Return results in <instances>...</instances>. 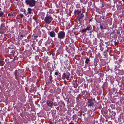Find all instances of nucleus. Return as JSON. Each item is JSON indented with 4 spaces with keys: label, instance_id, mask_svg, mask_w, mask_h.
I'll return each instance as SVG.
<instances>
[{
    "label": "nucleus",
    "instance_id": "nucleus-1",
    "mask_svg": "<svg viewBox=\"0 0 124 124\" xmlns=\"http://www.w3.org/2000/svg\"><path fill=\"white\" fill-rule=\"evenodd\" d=\"M25 2L27 5H29V6L33 7L35 6L36 1L35 0H26Z\"/></svg>",
    "mask_w": 124,
    "mask_h": 124
},
{
    "label": "nucleus",
    "instance_id": "nucleus-2",
    "mask_svg": "<svg viewBox=\"0 0 124 124\" xmlns=\"http://www.w3.org/2000/svg\"><path fill=\"white\" fill-rule=\"evenodd\" d=\"M53 20V18L50 16L47 15L44 19V21L46 24H49Z\"/></svg>",
    "mask_w": 124,
    "mask_h": 124
},
{
    "label": "nucleus",
    "instance_id": "nucleus-3",
    "mask_svg": "<svg viewBox=\"0 0 124 124\" xmlns=\"http://www.w3.org/2000/svg\"><path fill=\"white\" fill-rule=\"evenodd\" d=\"M65 36V33L64 31H60L57 34V38L60 39H63Z\"/></svg>",
    "mask_w": 124,
    "mask_h": 124
},
{
    "label": "nucleus",
    "instance_id": "nucleus-4",
    "mask_svg": "<svg viewBox=\"0 0 124 124\" xmlns=\"http://www.w3.org/2000/svg\"><path fill=\"white\" fill-rule=\"evenodd\" d=\"M48 33L50 36L51 38L54 37L55 36L56 34L54 31H49Z\"/></svg>",
    "mask_w": 124,
    "mask_h": 124
},
{
    "label": "nucleus",
    "instance_id": "nucleus-5",
    "mask_svg": "<svg viewBox=\"0 0 124 124\" xmlns=\"http://www.w3.org/2000/svg\"><path fill=\"white\" fill-rule=\"evenodd\" d=\"M70 75V73L67 72L66 73H64L63 74V76L64 78H66L67 80H68L69 79V76Z\"/></svg>",
    "mask_w": 124,
    "mask_h": 124
},
{
    "label": "nucleus",
    "instance_id": "nucleus-6",
    "mask_svg": "<svg viewBox=\"0 0 124 124\" xmlns=\"http://www.w3.org/2000/svg\"><path fill=\"white\" fill-rule=\"evenodd\" d=\"M8 16V17L10 18H14L15 16V14L14 12L9 13Z\"/></svg>",
    "mask_w": 124,
    "mask_h": 124
},
{
    "label": "nucleus",
    "instance_id": "nucleus-7",
    "mask_svg": "<svg viewBox=\"0 0 124 124\" xmlns=\"http://www.w3.org/2000/svg\"><path fill=\"white\" fill-rule=\"evenodd\" d=\"M46 104L47 105L51 108H52L53 106V102L51 101H47Z\"/></svg>",
    "mask_w": 124,
    "mask_h": 124
},
{
    "label": "nucleus",
    "instance_id": "nucleus-8",
    "mask_svg": "<svg viewBox=\"0 0 124 124\" xmlns=\"http://www.w3.org/2000/svg\"><path fill=\"white\" fill-rule=\"evenodd\" d=\"M88 102L89 103L88 106H93V103L92 102V99H90L88 100Z\"/></svg>",
    "mask_w": 124,
    "mask_h": 124
},
{
    "label": "nucleus",
    "instance_id": "nucleus-9",
    "mask_svg": "<svg viewBox=\"0 0 124 124\" xmlns=\"http://www.w3.org/2000/svg\"><path fill=\"white\" fill-rule=\"evenodd\" d=\"M81 10H78L77 9H75L74 11V13L76 14L78 16H79V14L81 13Z\"/></svg>",
    "mask_w": 124,
    "mask_h": 124
},
{
    "label": "nucleus",
    "instance_id": "nucleus-10",
    "mask_svg": "<svg viewBox=\"0 0 124 124\" xmlns=\"http://www.w3.org/2000/svg\"><path fill=\"white\" fill-rule=\"evenodd\" d=\"M84 16L83 14L81 13L80 15L78 16V20L79 21L80 19H81L82 18H83Z\"/></svg>",
    "mask_w": 124,
    "mask_h": 124
},
{
    "label": "nucleus",
    "instance_id": "nucleus-11",
    "mask_svg": "<svg viewBox=\"0 0 124 124\" xmlns=\"http://www.w3.org/2000/svg\"><path fill=\"white\" fill-rule=\"evenodd\" d=\"M90 61V60L88 58H87L85 59V63L86 65H88L89 64V62Z\"/></svg>",
    "mask_w": 124,
    "mask_h": 124
},
{
    "label": "nucleus",
    "instance_id": "nucleus-12",
    "mask_svg": "<svg viewBox=\"0 0 124 124\" xmlns=\"http://www.w3.org/2000/svg\"><path fill=\"white\" fill-rule=\"evenodd\" d=\"M49 82L50 83H52V76L50 75L49 77Z\"/></svg>",
    "mask_w": 124,
    "mask_h": 124
},
{
    "label": "nucleus",
    "instance_id": "nucleus-13",
    "mask_svg": "<svg viewBox=\"0 0 124 124\" xmlns=\"http://www.w3.org/2000/svg\"><path fill=\"white\" fill-rule=\"evenodd\" d=\"M32 9L30 8H28V13L29 14H30L31 13V11Z\"/></svg>",
    "mask_w": 124,
    "mask_h": 124
},
{
    "label": "nucleus",
    "instance_id": "nucleus-14",
    "mask_svg": "<svg viewBox=\"0 0 124 124\" xmlns=\"http://www.w3.org/2000/svg\"><path fill=\"white\" fill-rule=\"evenodd\" d=\"M4 14V12L1 11H0V17H1L3 16Z\"/></svg>",
    "mask_w": 124,
    "mask_h": 124
},
{
    "label": "nucleus",
    "instance_id": "nucleus-15",
    "mask_svg": "<svg viewBox=\"0 0 124 124\" xmlns=\"http://www.w3.org/2000/svg\"><path fill=\"white\" fill-rule=\"evenodd\" d=\"M61 103V106L64 107L65 105V104L62 101Z\"/></svg>",
    "mask_w": 124,
    "mask_h": 124
},
{
    "label": "nucleus",
    "instance_id": "nucleus-16",
    "mask_svg": "<svg viewBox=\"0 0 124 124\" xmlns=\"http://www.w3.org/2000/svg\"><path fill=\"white\" fill-rule=\"evenodd\" d=\"M85 29L86 31L90 30L91 29V27L90 26H87Z\"/></svg>",
    "mask_w": 124,
    "mask_h": 124
},
{
    "label": "nucleus",
    "instance_id": "nucleus-17",
    "mask_svg": "<svg viewBox=\"0 0 124 124\" xmlns=\"http://www.w3.org/2000/svg\"><path fill=\"white\" fill-rule=\"evenodd\" d=\"M3 65V64L2 61L0 60V66H2Z\"/></svg>",
    "mask_w": 124,
    "mask_h": 124
},
{
    "label": "nucleus",
    "instance_id": "nucleus-18",
    "mask_svg": "<svg viewBox=\"0 0 124 124\" xmlns=\"http://www.w3.org/2000/svg\"><path fill=\"white\" fill-rule=\"evenodd\" d=\"M86 30L85 29H82L81 30V31L82 32H86Z\"/></svg>",
    "mask_w": 124,
    "mask_h": 124
},
{
    "label": "nucleus",
    "instance_id": "nucleus-19",
    "mask_svg": "<svg viewBox=\"0 0 124 124\" xmlns=\"http://www.w3.org/2000/svg\"><path fill=\"white\" fill-rule=\"evenodd\" d=\"M21 18H22L23 17V15L22 14H20L19 15Z\"/></svg>",
    "mask_w": 124,
    "mask_h": 124
},
{
    "label": "nucleus",
    "instance_id": "nucleus-20",
    "mask_svg": "<svg viewBox=\"0 0 124 124\" xmlns=\"http://www.w3.org/2000/svg\"><path fill=\"white\" fill-rule=\"evenodd\" d=\"M15 79H16L17 80V74L15 72Z\"/></svg>",
    "mask_w": 124,
    "mask_h": 124
},
{
    "label": "nucleus",
    "instance_id": "nucleus-21",
    "mask_svg": "<svg viewBox=\"0 0 124 124\" xmlns=\"http://www.w3.org/2000/svg\"><path fill=\"white\" fill-rule=\"evenodd\" d=\"M100 27L101 29H103V27L102 26H101V23L100 24Z\"/></svg>",
    "mask_w": 124,
    "mask_h": 124
},
{
    "label": "nucleus",
    "instance_id": "nucleus-22",
    "mask_svg": "<svg viewBox=\"0 0 124 124\" xmlns=\"http://www.w3.org/2000/svg\"><path fill=\"white\" fill-rule=\"evenodd\" d=\"M68 124H74V123L73 121H71Z\"/></svg>",
    "mask_w": 124,
    "mask_h": 124
},
{
    "label": "nucleus",
    "instance_id": "nucleus-23",
    "mask_svg": "<svg viewBox=\"0 0 124 124\" xmlns=\"http://www.w3.org/2000/svg\"><path fill=\"white\" fill-rule=\"evenodd\" d=\"M24 14H25V15H27L28 14V13L27 12H26L25 11H24Z\"/></svg>",
    "mask_w": 124,
    "mask_h": 124
},
{
    "label": "nucleus",
    "instance_id": "nucleus-24",
    "mask_svg": "<svg viewBox=\"0 0 124 124\" xmlns=\"http://www.w3.org/2000/svg\"><path fill=\"white\" fill-rule=\"evenodd\" d=\"M54 74L56 75H58V72H55L54 73Z\"/></svg>",
    "mask_w": 124,
    "mask_h": 124
},
{
    "label": "nucleus",
    "instance_id": "nucleus-25",
    "mask_svg": "<svg viewBox=\"0 0 124 124\" xmlns=\"http://www.w3.org/2000/svg\"><path fill=\"white\" fill-rule=\"evenodd\" d=\"M20 36L21 37L23 38V36L22 35H21Z\"/></svg>",
    "mask_w": 124,
    "mask_h": 124
},
{
    "label": "nucleus",
    "instance_id": "nucleus-26",
    "mask_svg": "<svg viewBox=\"0 0 124 124\" xmlns=\"http://www.w3.org/2000/svg\"><path fill=\"white\" fill-rule=\"evenodd\" d=\"M82 0H80V1H81V2H82Z\"/></svg>",
    "mask_w": 124,
    "mask_h": 124
},
{
    "label": "nucleus",
    "instance_id": "nucleus-27",
    "mask_svg": "<svg viewBox=\"0 0 124 124\" xmlns=\"http://www.w3.org/2000/svg\"><path fill=\"white\" fill-rule=\"evenodd\" d=\"M1 10V8H0V10Z\"/></svg>",
    "mask_w": 124,
    "mask_h": 124
},
{
    "label": "nucleus",
    "instance_id": "nucleus-28",
    "mask_svg": "<svg viewBox=\"0 0 124 124\" xmlns=\"http://www.w3.org/2000/svg\"><path fill=\"white\" fill-rule=\"evenodd\" d=\"M52 101H54V99H52Z\"/></svg>",
    "mask_w": 124,
    "mask_h": 124
},
{
    "label": "nucleus",
    "instance_id": "nucleus-29",
    "mask_svg": "<svg viewBox=\"0 0 124 124\" xmlns=\"http://www.w3.org/2000/svg\"><path fill=\"white\" fill-rule=\"evenodd\" d=\"M122 0V1L123 2H124V0Z\"/></svg>",
    "mask_w": 124,
    "mask_h": 124
},
{
    "label": "nucleus",
    "instance_id": "nucleus-30",
    "mask_svg": "<svg viewBox=\"0 0 124 124\" xmlns=\"http://www.w3.org/2000/svg\"><path fill=\"white\" fill-rule=\"evenodd\" d=\"M55 32H57H57H56V31H55Z\"/></svg>",
    "mask_w": 124,
    "mask_h": 124
}]
</instances>
